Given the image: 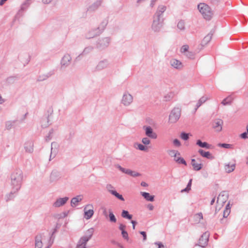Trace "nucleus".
I'll use <instances>...</instances> for the list:
<instances>
[{"instance_id":"f257e3e1","label":"nucleus","mask_w":248,"mask_h":248,"mask_svg":"<svg viewBox=\"0 0 248 248\" xmlns=\"http://www.w3.org/2000/svg\"><path fill=\"white\" fill-rule=\"evenodd\" d=\"M23 180V173L21 170L16 169L13 171L10 177V185L14 190H19Z\"/></svg>"},{"instance_id":"f03ea898","label":"nucleus","mask_w":248,"mask_h":248,"mask_svg":"<svg viewBox=\"0 0 248 248\" xmlns=\"http://www.w3.org/2000/svg\"><path fill=\"white\" fill-rule=\"evenodd\" d=\"M198 9L206 20H210L214 15V12L211 8L204 3H201L198 4Z\"/></svg>"},{"instance_id":"7ed1b4c3","label":"nucleus","mask_w":248,"mask_h":248,"mask_svg":"<svg viewBox=\"0 0 248 248\" xmlns=\"http://www.w3.org/2000/svg\"><path fill=\"white\" fill-rule=\"evenodd\" d=\"M94 230L93 228L88 229L84 236H82L78 241L76 248H86V244L92 238Z\"/></svg>"},{"instance_id":"20e7f679","label":"nucleus","mask_w":248,"mask_h":248,"mask_svg":"<svg viewBox=\"0 0 248 248\" xmlns=\"http://www.w3.org/2000/svg\"><path fill=\"white\" fill-rule=\"evenodd\" d=\"M164 20L153 16L151 30L154 32H159L164 25Z\"/></svg>"},{"instance_id":"39448f33","label":"nucleus","mask_w":248,"mask_h":248,"mask_svg":"<svg viewBox=\"0 0 248 248\" xmlns=\"http://www.w3.org/2000/svg\"><path fill=\"white\" fill-rule=\"evenodd\" d=\"M181 113V109L179 107H175L171 111L169 115V122L175 123L180 118Z\"/></svg>"},{"instance_id":"423d86ee","label":"nucleus","mask_w":248,"mask_h":248,"mask_svg":"<svg viewBox=\"0 0 248 248\" xmlns=\"http://www.w3.org/2000/svg\"><path fill=\"white\" fill-rule=\"evenodd\" d=\"M169 155L174 157L175 161L179 164H182L186 165V163L183 158L181 157L180 153L175 150H169L167 151Z\"/></svg>"},{"instance_id":"0eeeda50","label":"nucleus","mask_w":248,"mask_h":248,"mask_svg":"<svg viewBox=\"0 0 248 248\" xmlns=\"http://www.w3.org/2000/svg\"><path fill=\"white\" fill-rule=\"evenodd\" d=\"M133 101V96L127 92L124 93L121 102L125 107L129 106Z\"/></svg>"},{"instance_id":"6e6552de","label":"nucleus","mask_w":248,"mask_h":248,"mask_svg":"<svg viewBox=\"0 0 248 248\" xmlns=\"http://www.w3.org/2000/svg\"><path fill=\"white\" fill-rule=\"evenodd\" d=\"M110 41V39L109 37L99 38L97 42V47L100 49H104L109 46Z\"/></svg>"},{"instance_id":"1a4fd4ad","label":"nucleus","mask_w":248,"mask_h":248,"mask_svg":"<svg viewBox=\"0 0 248 248\" xmlns=\"http://www.w3.org/2000/svg\"><path fill=\"white\" fill-rule=\"evenodd\" d=\"M166 9L167 7L166 6L164 5H158L155 13L153 15V16L164 21L165 18L164 17V13L165 12Z\"/></svg>"},{"instance_id":"9d476101","label":"nucleus","mask_w":248,"mask_h":248,"mask_svg":"<svg viewBox=\"0 0 248 248\" xmlns=\"http://www.w3.org/2000/svg\"><path fill=\"white\" fill-rule=\"evenodd\" d=\"M115 167L122 172L129 175L132 177H136L141 175V174L140 173H138L135 171H133L130 169L124 168L119 164L115 165Z\"/></svg>"},{"instance_id":"9b49d317","label":"nucleus","mask_w":248,"mask_h":248,"mask_svg":"<svg viewBox=\"0 0 248 248\" xmlns=\"http://www.w3.org/2000/svg\"><path fill=\"white\" fill-rule=\"evenodd\" d=\"M109 62L108 59H103L100 61L95 66V70L100 71L109 67Z\"/></svg>"},{"instance_id":"f8f14e48","label":"nucleus","mask_w":248,"mask_h":248,"mask_svg":"<svg viewBox=\"0 0 248 248\" xmlns=\"http://www.w3.org/2000/svg\"><path fill=\"white\" fill-rule=\"evenodd\" d=\"M47 236V238H48ZM46 236L44 233L39 234L37 235L35 239V248H42L43 242L42 241H45Z\"/></svg>"},{"instance_id":"ddd939ff","label":"nucleus","mask_w":248,"mask_h":248,"mask_svg":"<svg viewBox=\"0 0 248 248\" xmlns=\"http://www.w3.org/2000/svg\"><path fill=\"white\" fill-rule=\"evenodd\" d=\"M72 60L71 56L68 54H65L62 58L61 61V67L62 69H64L68 67Z\"/></svg>"},{"instance_id":"4468645a","label":"nucleus","mask_w":248,"mask_h":248,"mask_svg":"<svg viewBox=\"0 0 248 248\" xmlns=\"http://www.w3.org/2000/svg\"><path fill=\"white\" fill-rule=\"evenodd\" d=\"M84 217L86 219L91 218L93 215V207L92 204L87 205L84 209Z\"/></svg>"},{"instance_id":"2eb2a0df","label":"nucleus","mask_w":248,"mask_h":248,"mask_svg":"<svg viewBox=\"0 0 248 248\" xmlns=\"http://www.w3.org/2000/svg\"><path fill=\"white\" fill-rule=\"evenodd\" d=\"M143 129L144 130L147 137L153 139H156L157 138V134L154 132L153 128L151 126L144 125L143 126Z\"/></svg>"},{"instance_id":"dca6fc26","label":"nucleus","mask_w":248,"mask_h":248,"mask_svg":"<svg viewBox=\"0 0 248 248\" xmlns=\"http://www.w3.org/2000/svg\"><path fill=\"white\" fill-rule=\"evenodd\" d=\"M209 236V233L208 232H204L199 239V243L196 245L204 247L207 244Z\"/></svg>"},{"instance_id":"f3484780","label":"nucleus","mask_w":248,"mask_h":248,"mask_svg":"<svg viewBox=\"0 0 248 248\" xmlns=\"http://www.w3.org/2000/svg\"><path fill=\"white\" fill-rule=\"evenodd\" d=\"M100 33V28H96L90 30L86 33L85 37L87 39H91L99 35Z\"/></svg>"},{"instance_id":"a211bd4d","label":"nucleus","mask_w":248,"mask_h":248,"mask_svg":"<svg viewBox=\"0 0 248 248\" xmlns=\"http://www.w3.org/2000/svg\"><path fill=\"white\" fill-rule=\"evenodd\" d=\"M69 198L65 197L64 198H60L56 200V201L53 203V207L55 208L60 207L64 205L66 202L68 201Z\"/></svg>"},{"instance_id":"6ab92c4d","label":"nucleus","mask_w":248,"mask_h":248,"mask_svg":"<svg viewBox=\"0 0 248 248\" xmlns=\"http://www.w3.org/2000/svg\"><path fill=\"white\" fill-rule=\"evenodd\" d=\"M223 121L220 119H217L214 120L213 123V127L217 132H220L222 130Z\"/></svg>"},{"instance_id":"aec40b11","label":"nucleus","mask_w":248,"mask_h":248,"mask_svg":"<svg viewBox=\"0 0 248 248\" xmlns=\"http://www.w3.org/2000/svg\"><path fill=\"white\" fill-rule=\"evenodd\" d=\"M61 177V173L56 170H53L51 172L50 177H49V181L50 183H53L59 180Z\"/></svg>"},{"instance_id":"412c9836","label":"nucleus","mask_w":248,"mask_h":248,"mask_svg":"<svg viewBox=\"0 0 248 248\" xmlns=\"http://www.w3.org/2000/svg\"><path fill=\"white\" fill-rule=\"evenodd\" d=\"M228 199V194L225 191L221 192L218 195L217 202H220L221 203H224Z\"/></svg>"},{"instance_id":"4be33fe9","label":"nucleus","mask_w":248,"mask_h":248,"mask_svg":"<svg viewBox=\"0 0 248 248\" xmlns=\"http://www.w3.org/2000/svg\"><path fill=\"white\" fill-rule=\"evenodd\" d=\"M18 190H14V188H12L11 192L5 195L4 199L6 202H8L11 200H12L16 197L17 192Z\"/></svg>"},{"instance_id":"5701e85b","label":"nucleus","mask_w":248,"mask_h":248,"mask_svg":"<svg viewBox=\"0 0 248 248\" xmlns=\"http://www.w3.org/2000/svg\"><path fill=\"white\" fill-rule=\"evenodd\" d=\"M170 65L176 69H181L183 67L182 62L176 59H172L170 61Z\"/></svg>"},{"instance_id":"b1692460","label":"nucleus","mask_w":248,"mask_h":248,"mask_svg":"<svg viewBox=\"0 0 248 248\" xmlns=\"http://www.w3.org/2000/svg\"><path fill=\"white\" fill-rule=\"evenodd\" d=\"M82 200V196L81 195H78L76 197H74L71 201V206L72 207L76 206L78 203L81 202Z\"/></svg>"},{"instance_id":"393cba45","label":"nucleus","mask_w":248,"mask_h":248,"mask_svg":"<svg viewBox=\"0 0 248 248\" xmlns=\"http://www.w3.org/2000/svg\"><path fill=\"white\" fill-rule=\"evenodd\" d=\"M213 33L211 31L206 36L204 37L203 40L202 41V45L205 46L211 40L212 38Z\"/></svg>"},{"instance_id":"a878e982","label":"nucleus","mask_w":248,"mask_h":248,"mask_svg":"<svg viewBox=\"0 0 248 248\" xmlns=\"http://www.w3.org/2000/svg\"><path fill=\"white\" fill-rule=\"evenodd\" d=\"M17 122V120H11L8 121L5 123V128L6 129L9 130L15 127V125L16 123Z\"/></svg>"},{"instance_id":"bb28decb","label":"nucleus","mask_w":248,"mask_h":248,"mask_svg":"<svg viewBox=\"0 0 248 248\" xmlns=\"http://www.w3.org/2000/svg\"><path fill=\"white\" fill-rule=\"evenodd\" d=\"M199 153L202 156L208 159H212L213 156L209 152L204 151L202 149H200L198 151Z\"/></svg>"},{"instance_id":"cd10ccee","label":"nucleus","mask_w":248,"mask_h":248,"mask_svg":"<svg viewBox=\"0 0 248 248\" xmlns=\"http://www.w3.org/2000/svg\"><path fill=\"white\" fill-rule=\"evenodd\" d=\"M50 116H48L47 117H45L42 119L41 121V125L42 127H47L50 124Z\"/></svg>"},{"instance_id":"c85d7f7f","label":"nucleus","mask_w":248,"mask_h":248,"mask_svg":"<svg viewBox=\"0 0 248 248\" xmlns=\"http://www.w3.org/2000/svg\"><path fill=\"white\" fill-rule=\"evenodd\" d=\"M141 195L147 201L153 202L154 201V196L151 195L149 193L141 192Z\"/></svg>"},{"instance_id":"c756f323","label":"nucleus","mask_w":248,"mask_h":248,"mask_svg":"<svg viewBox=\"0 0 248 248\" xmlns=\"http://www.w3.org/2000/svg\"><path fill=\"white\" fill-rule=\"evenodd\" d=\"M235 169V164L233 163H228L225 165V170L228 173L232 172Z\"/></svg>"},{"instance_id":"7c9ffc66","label":"nucleus","mask_w":248,"mask_h":248,"mask_svg":"<svg viewBox=\"0 0 248 248\" xmlns=\"http://www.w3.org/2000/svg\"><path fill=\"white\" fill-rule=\"evenodd\" d=\"M93 50V47L92 46H88L86 47L80 54V55H87L91 53Z\"/></svg>"},{"instance_id":"2f4dec72","label":"nucleus","mask_w":248,"mask_h":248,"mask_svg":"<svg viewBox=\"0 0 248 248\" xmlns=\"http://www.w3.org/2000/svg\"><path fill=\"white\" fill-rule=\"evenodd\" d=\"M197 145L199 146L202 148H205L206 149L211 148V145L209 144L208 143L206 142H202L201 140H199L197 141L196 142Z\"/></svg>"},{"instance_id":"473e14b6","label":"nucleus","mask_w":248,"mask_h":248,"mask_svg":"<svg viewBox=\"0 0 248 248\" xmlns=\"http://www.w3.org/2000/svg\"><path fill=\"white\" fill-rule=\"evenodd\" d=\"M31 3V0H26L25 2L21 5L19 13L22 11L25 10Z\"/></svg>"},{"instance_id":"72a5a7b5","label":"nucleus","mask_w":248,"mask_h":248,"mask_svg":"<svg viewBox=\"0 0 248 248\" xmlns=\"http://www.w3.org/2000/svg\"><path fill=\"white\" fill-rule=\"evenodd\" d=\"M177 27L180 31H185L186 29L185 21L182 19L179 20L177 23Z\"/></svg>"},{"instance_id":"f704fd0d","label":"nucleus","mask_w":248,"mask_h":248,"mask_svg":"<svg viewBox=\"0 0 248 248\" xmlns=\"http://www.w3.org/2000/svg\"><path fill=\"white\" fill-rule=\"evenodd\" d=\"M55 144L54 143L52 142L51 143V153L50 155L49 160L50 161L52 159L54 158L57 153V149H53V146Z\"/></svg>"},{"instance_id":"c9c22d12","label":"nucleus","mask_w":248,"mask_h":248,"mask_svg":"<svg viewBox=\"0 0 248 248\" xmlns=\"http://www.w3.org/2000/svg\"><path fill=\"white\" fill-rule=\"evenodd\" d=\"M54 232H52V233L51 234V235L48 236L47 242V246L45 248H50L51 246L52 245L54 242V239L53 235L54 234Z\"/></svg>"},{"instance_id":"e433bc0d","label":"nucleus","mask_w":248,"mask_h":248,"mask_svg":"<svg viewBox=\"0 0 248 248\" xmlns=\"http://www.w3.org/2000/svg\"><path fill=\"white\" fill-rule=\"evenodd\" d=\"M232 97L229 96L222 101L221 104L224 106L230 105L232 103Z\"/></svg>"},{"instance_id":"4c0bfd02","label":"nucleus","mask_w":248,"mask_h":248,"mask_svg":"<svg viewBox=\"0 0 248 248\" xmlns=\"http://www.w3.org/2000/svg\"><path fill=\"white\" fill-rule=\"evenodd\" d=\"M207 99L208 98L206 97H202L197 103L195 110H196L198 109V108H199L203 103H204L207 100Z\"/></svg>"},{"instance_id":"58836bf2","label":"nucleus","mask_w":248,"mask_h":248,"mask_svg":"<svg viewBox=\"0 0 248 248\" xmlns=\"http://www.w3.org/2000/svg\"><path fill=\"white\" fill-rule=\"evenodd\" d=\"M51 76V74L47 73L46 74H43L39 76L38 80L39 81H42L47 79L49 77Z\"/></svg>"},{"instance_id":"ea45409f","label":"nucleus","mask_w":248,"mask_h":248,"mask_svg":"<svg viewBox=\"0 0 248 248\" xmlns=\"http://www.w3.org/2000/svg\"><path fill=\"white\" fill-rule=\"evenodd\" d=\"M25 149L26 152L31 153L33 151L32 144L31 142L27 143L25 146Z\"/></svg>"},{"instance_id":"a19ab883","label":"nucleus","mask_w":248,"mask_h":248,"mask_svg":"<svg viewBox=\"0 0 248 248\" xmlns=\"http://www.w3.org/2000/svg\"><path fill=\"white\" fill-rule=\"evenodd\" d=\"M122 216L123 217L131 219L132 218V216L130 215L127 211L123 210L122 213Z\"/></svg>"},{"instance_id":"79ce46f5","label":"nucleus","mask_w":248,"mask_h":248,"mask_svg":"<svg viewBox=\"0 0 248 248\" xmlns=\"http://www.w3.org/2000/svg\"><path fill=\"white\" fill-rule=\"evenodd\" d=\"M109 221L111 222L115 223L117 221L115 216L114 215L112 212L110 210H109Z\"/></svg>"},{"instance_id":"37998d69","label":"nucleus","mask_w":248,"mask_h":248,"mask_svg":"<svg viewBox=\"0 0 248 248\" xmlns=\"http://www.w3.org/2000/svg\"><path fill=\"white\" fill-rule=\"evenodd\" d=\"M108 24V21L106 20H103L101 24L99 25V26L98 28H100V30L101 31V33L102 31L104 30V29L106 28L107 25Z\"/></svg>"},{"instance_id":"c03bdc74","label":"nucleus","mask_w":248,"mask_h":248,"mask_svg":"<svg viewBox=\"0 0 248 248\" xmlns=\"http://www.w3.org/2000/svg\"><path fill=\"white\" fill-rule=\"evenodd\" d=\"M112 195L115 196L117 198L120 200L122 201H124V199L123 196L120 194H119L116 190L115 191L112 192Z\"/></svg>"},{"instance_id":"a18cd8bd","label":"nucleus","mask_w":248,"mask_h":248,"mask_svg":"<svg viewBox=\"0 0 248 248\" xmlns=\"http://www.w3.org/2000/svg\"><path fill=\"white\" fill-rule=\"evenodd\" d=\"M218 146L226 149H231L232 148V144L227 143H219Z\"/></svg>"},{"instance_id":"49530a36","label":"nucleus","mask_w":248,"mask_h":248,"mask_svg":"<svg viewBox=\"0 0 248 248\" xmlns=\"http://www.w3.org/2000/svg\"><path fill=\"white\" fill-rule=\"evenodd\" d=\"M202 164L201 163H197L193 164V170L196 171H198L202 169Z\"/></svg>"},{"instance_id":"de8ad7c7","label":"nucleus","mask_w":248,"mask_h":248,"mask_svg":"<svg viewBox=\"0 0 248 248\" xmlns=\"http://www.w3.org/2000/svg\"><path fill=\"white\" fill-rule=\"evenodd\" d=\"M107 190L112 194V192L115 191L114 187L111 184H108L106 186Z\"/></svg>"},{"instance_id":"09e8293b","label":"nucleus","mask_w":248,"mask_h":248,"mask_svg":"<svg viewBox=\"0 0 248 248\" xmlns=\"http://www.w3.org/2000/svg\"><path fill=\"white\" fill-rule=\"evenodd\" d=\"M195 218L196 221L200 222L202 219L203 216L202 213H199L195 215Z\"/></svg>"},{"instance_id":"8fccbe9b","label":"nucleus","mask_w":248,"mask_h":248,"mask_svg":"<svg viewBox=\"0 0 248 248\" xmlns=\"http://www.w3.org/2000/svg\"><path fill=\"white\" fill-rule=\"evenodd\" d=\"M180 137L182 139L186 140L189 139V134L185 132H182L181 134Z\"/></svg>"},{"instance_id":"3c124183","label":"nucleus","mask_w":248,"mask_h":248,"mask_svg":"<svg viewBox=\"0 0 248 248\" xmlns=\"http://www.w3.org/2000/svg\"><path fill=\"white\" fill-rule=\"evenodd\" d=\"M141 141L145 145H149L151 143L150 140L147 137L143 138Z\"/></svg>"},{"instance_id":"603ef678","label":"nucleus","mask_w":248,"mask_h":248,"mask_svg":"<svg viewBox=\"0 0 248 248\" xmlns=\"http://www.w3.org/2000/svg\"><path fill=\"white\" fill-rule=\"evenodd\" d=\"M189 46L188 45H184L181 48V52L182 53H186L188 51Z\"/></svg>"},{"instance_id":"864d4df0","label":"nucleus","mask_w":248,"mask_h":248,"mask_svg":"<svg viewBox=\"0 0 248 248\" xmlns=\"http://www.w3.org/2000/svg\"><path fill=\"white\" fill-rule=\"evenodd\" d=\"M67 216V213L66 212H62L60 214L56 215V217L59 219H60V218H64Z\"/></svg>"},{"instance_id":"5fc2aeb1","label":"nucleus","mask_w":248,"mask_h":248,"mask_svg":"<svg viewBox=\"0 0 248 248\" xmlns=\"http://www.w3.org/2000/svg\"><path fill=\"white\" fill-rule=\"evenodd\" d=\"M100 4V2H97L95 3H94L93 5L90 7L89 9L91 10H95L99 5Z\"/></svg>"},{"instance_id":"6e6d98bb","label":"nucleus","mask_w":248,"mask_h":248,"mask_svg":"<svg viewBox=\"0 0 248 248\" xmlns=\"http://www.w3.org/2000/svg\"><path fill=\"white\" fill-rule=\"evenodd\" d=\"M122 235L124 239L127 240H128V235L127 232H126L125 231H123V232H122Z\"/></svg>"},{"instance_id":"4d7b16f0","label":"nucleus","mask_w":248,"mask_h":248,"mask_svg":"<svg viewBox=\"0 0 248 248\" xmlns=\"http://www.w3.org/2000/svg\"><path fill=\"white\" fill-rule=\"evenodd\" d=\"M138 148L140 151H145L147 149L143 145L141 144H138Z\"/></svg>"},{"instance_id":"13d9d810","label":"nucleus","mask_w":248,"mask_h":248,"mask_svg":"<svg viewBox=\"0 0 248 248\" xmlns=\"http://www.w3.org/2000/svg\"><path fill=\"white\" fill-rule=\"evenodd\" d=\"M186 57H187L188 58H193V57H194V53L192 52H189V51H187L186 53Z\"/></svg>"},{"instance_id":"bf43d9fd","label":"nucleus","mask_w":248,"mask_h":248,"mask_svg":"<svg viewBox=\"0 0 248 248\" xmlns=\"http://www.w3.org/2000/svg\"><path fill=\"white\" fill-rule=\"evenodd\" d=\"M173 144L177 147H179L181 146V143H180V141L177 139H175L173 141Z\"/></svg>"},{"instance_id":"052dcab7","label":"nucleus","mask_w":248,"mask_h":248,"mask_svg":"<svg viewBox=\"0 0 248 248\" xmlns=\"http://www.w3.org/2000/svg\"><path fill=\"white\" fill-rule=\"evenodd\" d=\"M231 212V210H224L223 212V217L226 218L230 214Z\"/></svg>"},{"instance_id":"680f3d73","label":"nucleus","mask_w":248,"mask_h":248,"mask_svg":"<svg viewBox=\"0 0 248 248\" xmlns=\"http://www.w3.org/2000/svg\"><path fill=\"white\" fill-rule=\"evenodd\" d=\"M52 133H53V130H51V131H49L48 135L46 136V141H48L51 139V138H52L51 134Z\"/></svg>"},{"instance_id":"e2e57ef3","label":"nucleus","mask_w":248,"mask_h":248,"mask_svg":"<svg viewBox=\"0 0 248 248\" xmlns=\"http://www.w3.org/2000/svg\"><path fill=\"white\" fill-rule=\"evenodd\" d=\"M155 244L158 246V248H166L165 246L160 242H155Z\"/></svg>"},{"instance_id":"0e129e2a","label":"nucleus","mask_w":248,"mask_h":248,"mask_svg":"<svg viewBox=\"0 0 248 248\" xmlns=\"http://www.w3.org/2000/svg\"><path fill=\"white\" fill-rule=\"evenodd\" d=\"M247 132H244L240 135V137L243 139H246L248 138Z\"/></svg>"},{"instance_id":"69168bd1","label":"nucleus","mask_w":248,"mask_h":248,"mask_svg":"<svg viewBox=\"0 0 248 248\" xmlns=\"http://www.w3.org/2000/svg\"><path fill=\"white\" fill-rule=\"evenodd\" d=\"M140 233L143 236V240L145 241L146 240V232H143V231H141L140 232Z\"/></svg>"},{"instance_id":"338daca9","label":"nucleus","mask_w":248,"mask_h":248,"mask_svg":"<svg viewBox=\"0 0 248 248\" xmlns=\"http://www.w3.org/2000/svg\"><path fill=\"white\" fill-rule=\"evenodd\" d=\"M157 0H151V2H150V6L151 8L154 7V6H155V2H156V1Z\"/></svg>"},{"instance_id":"774afa93","label":"nucleus","mask_w":248,"mask_h":248,"mask_svg":"<svg viewBox=\"0 0 248 248\" xmlns=\"http://www.w3.org/2000/svg\"><path fill=\"white\" fill-rule=\"evenodd\" d=\"M126 226L125 225H123L122 224H120V226H119V229L122 231V232H123V231H124V229L125 228Z\"/></svg>"}]
</instances>
